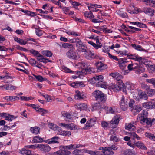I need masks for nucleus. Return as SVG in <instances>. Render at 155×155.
Listing matches in <instances>:
<instances>
[{
    "mask_svg": "<svg viewBox=\"0 0 155 155\" xmlns=\"http://www.w3.org/2000/svg\"><path fill=\"white\" fill-rule=\"evenodd\" d=\"M148 113L147 111L143 110L142 113L139 114L138 116L137 120L138 121L140 122V123L151 126L152 124L155 122V119L146 118V117L147 116Z\"/></svg>",
    "mask_w": 155,
    "mask_h": 155,
    "instance_id": "nucleus-1",
    "label": "nucleus"
},
{
    "mask_svg": "<svg viewBox=\"0 0 155 155\" xmlns=\"http://www.w3.org/2000/svg\"><path fill=\"white\" fill-rule=\"evenodd\" d=\"M125 86L122 81H119L117 82L116 84L112 83L110 84L108 87L110 89L113 90L114 91H119L120 90H123L124 91Z\"/></svg>",
    "mask_w": 155,
    "mask_h": 155,
    "instance_id": "nucleus-2",
    "label": "nucleus"
},
{
    "mask_svg": "<svg viewBox=\"0 0 155 155\" xmlns=\"http://www.w3.org/2000/svg\"><path fill=\"white\" fill-rule=\"evenodd\" d=\"M92 95L96 100L103 102H104L106 101V96L104 93L99 90H95L93 93Z\"/></svg>",
    "mask_w": 155,
    "mask_h": 155,
    "instance_id": "nucleus-3",
    "label": "nucleus"
},
{
    "mask_svg": "<svg viewBox=\"0 0 155 155\" xmlns=\"http://www.w3.org/2000/svg\"><path fill=\"white\" fill-rule=\"evenodd\" d=\"M129 100L127 98H125L124 96H122L120 102V108L123 110H126L128 107V102Z\"/></svg>",
    "mask_w": 155,
    "mask_h": 155,
    "instance_id": "nucleus-4",
    "label": "nucleus"
},
{
    "mask_svg": "<svg viewBox=\"0 0 155 155\" xmlns=\"http://www.w3.org/2000/svg\"><path fill=\"white\" fill-rule=\"evenodd\" d=\"M134 98L136 100L139 101L140 99H144L147 100V97L145 93L142 91H140L138 94H134L133 95Z\"/></svg>",
    "mask_w": 155,
    "mask_h": 155,
    "instance_id": "nucleus-5",
    "label": "nucleus"
},
{
    "mask_svg": "<svg viewBox=\"0 0 155 155\" xmlns=\"http://www.w3.org/2000/svg\"><path fill=\"white\" fill-rule=\"evenodd\" d=\"M138 67V64L137 63H133L131 62L129 63L127 66L128 70L123 71L124 74H126L130 71L134 69H136Z\"/></svg>",
    "mask_w": 155,
    "mask_h": 155,
    "instance_id": "nucleus-6",
    "label": "nucleus"
},
{
    "mask_svg": "<svg viewBox=\"0 0 155 155\" xmlns=\"http://www.w3.org/2000/svg\"><path fill=\"white\" fill-rule=\"evenodd\" d=\"M96 120L97 119L96 118H91L87 122L85 126L83 127V129L85 130H87L92 127L94 125L95 123L96 122Z\"/></svg>",
    "mask_w": 155,
    "mask_h": 155,
    "instance_id": "nucleus-7",
    "label": "nucleus"
},
{
    "mask_svg": "<svg viewBox=\"0 0 155 155\" xmlns=\"http://www.w3.org/2000/svg\"><path fill=\"white\" fill-rule=\"evenodd\" d=\"M74 106L76 108L79 110L80 111L87 110H88L87 105L84 103H78L75 104Z\"/></svg>",
    "mask_w": 155,
    "mask_h": 155,
    "instance_id": "nucleus-8",
    "label": "nucleus"
},
{
    "mask_svg": "<svg viewBox=\"0 0 155 155\" xmlns=\"http://www.w3.org/2000/svg\"><path fill=\"white\" fill-rule=\"evenodd\" d=\"M104 79L103 76L101 75L96 76L93 77L90 80L91 83L93 84H96L98 82L104 81Z\"/></svg>",
    "mask_w": 155,
    "mask_h": 155,
    "instance_id": "nucleus-9",
    "label": "nucleus"
},
{
    "mask_svg": "<svg viewBox=\"0 0 155 155\" xmlns=\"http://www.w3.org/2000/svg\"><path fill=\"white\" fill-rule=\"evenodd\" d=\"M50 147L46 144H39L38 149L45 153L48 152L51 150Z\"/></svg>",
    "mask_w": 155,
    "mask_h": 155,
    "instance_id": "nucleus-10",
    "label": "nucleus"
},
{
    "mask_svg": "<svg viewBox=\"0 0 155 155\" xmlns=\"http://www.w3.org/2000/svg\"><path fill=\"white\" fill-rule=\"evenodd\" d=\"M144 12L145 14L151 16H153L154 15V10L151 8L146 7L143 8V11L140 12Z\"/></svg>",
    "mask_w": 155,
    "mask_h": 155,
    "instance_id": "nucleus-11",
    "label": "nucleus"
},
{
    "mask_svg": "<svg viewBox=\"0 0 155 155\" xmlns=\"http://www.w3.org/2000/svg\"><path fill=\"white\" fill-rule=\"evenodd\" d=\"M127 57L129 59L135 60L138 61L140 63L143 61V58L142 57L139 56L137 54H130L127 56Z\"/></svg>",
    "mask_w": 155,
    "mask_h": 155,
    "instance_id": "nucleus-12",
    "label": "nucleus"
},
{
    "mask_svg": "<svg viewBox=\"0 0 155 155\" xmlns=\"http://www.w3.org/2000/svg\"><path fill=\"white\" fill-rule=\"evenodd\" d=\"M120 117L117 115L115 116L112 119L110 122V126L114 125V126H112V127L114 128H115L117 124L120 120Z\"/></svg>",
    "mask_w": 155,
    "mask_h": 155,
    "instance_id": "nucleus-13",
    "label": "nucleus"
},
{
    "mask_svg": "<svg viewBox=\"0 0 155 155\" xmlns=\"http://www.w3.org/2000/svg\"><path fill=\"white\" fill-rule=\"evenodd\" d=\"M94 68L91 67L90 66H88L86 67L84 69L82 70L81 72L82 74H85L90 73L91 72H94Z\"/></svg>",
    "mask_w": 155,
    "mask_h": 155,
    "instance_id": "nucleus-14",
    "label": "nucleus"
},
{
    "mask_svg": "<svg viewBox=\"0 0 155 155\" xmlns=\"http://www.w3.org/2000/svg\"><path fill=\"white\" fill-rule=\"evenodd\" d=\"M142 106L147 109L155 108V103L153 102H147L142 104Z\"/></svg>",
    "mask_w": 155,
    "mask_h": 155,
    "instance_id": "nucleus-15",
    "label": "nucleus"
},
{
    "mask_svg": "<svg viewBox=\"0 0 155 155\" xmlns=\"http://www.w3.org/2000/svg\"><path fill=\"white\" fill-rule=\"evenodd\" d=\"M59 137L55 136L47 140V143L48 144L59 143Z\"/></svg>",
    "mask_w": 155,
    "mask_h": 155,
    "instance_id": "nucleus-16",
    "label": "nucleus"
},
{
    "mask_svg": "<svg viewBox=\"0 0 155 155\" xmlns=\"http://www.w3.org/2000/svg\"><path fill=\"white\" fill-rule=\"evenodd\" d=\"M97 69L99 71L104 70L106 68V65L101 61H97L95 64Z\"/></svg>",
    "mask_w": 155,
    "mask_h": 155,
    "instance_id": "nucleus-17",
    "label": "nucleus"
},
{
    "mask_svg": "<svg viewBox=\"0 0 155 155\" xmlns=\"http://www.w3.org/2000/svg\"><path fill=\"white\" fill-rule=\"evenodd\" d=\"M67 56L70 58L76 59L78 58L76 53L72 51H69L66 53Z\"/></svg>",
    "mask_w": 155,
    "mask_h": 155,
    "instance_id": "nucleus-18",
    "label": "nucleus"
},
{
    "mask_svg": "<svg viewBox=\"0 0 155 155\" xmlns=\"http://www.w3.org/2000/svg\"><path fill=\"white\" fill-rule=\"evenodd\" d=\"M70 85L74 88L81 87L85 86L84 84L82 82H74L70 84Z\"/></svg>",
    "mask_w": 155,
    "mask_h": 155,
    "instance_id": "nucleus-19",
    "label": "nucleus"
},
{
    "mask_svg": "<svg viewBox=\"0 0 155 155\" xmlns=\"http://www.w3.org/2000/svg\"><path fill=\"white\" fill-rule=\"evenodd\" d=\"M70 154L69 152H66L61 149L55 152L51 153L50 155H69Z\"/></svg>",
    "mask_w": 155,
    "mask_h": 155,
    "instance_id": "nucleus-20",
    "label": "nucleus"
},
{
    "mask_svg": "<svg viewBox=\"0 0 155 155\" xmlns=\"http://www.w3.org/2000/svg\"><path fill=\"white\" fill-rule=\"evenodd\" d=\"M109 135L110 136V141L114 142H117L118 141V139L113 130H111Z\"/></svg>",
    "mask_w": 155,
    "mask_h": 155,
    "instance_id": "nucleus-21",
    "label": "nucleus"
},
{
    "mask_svg": "<svg viewBox=\"0 0 155 155\" xmlns=\"http://www.w3.org/2000/svg\"><path fill=\"white\" fill-rule=\"evenodd\" d=\"M61 114L62 116L64 117L65 118V120L66 121H69L71 120V115L69 112L64 111L62 112Z\"/></svg>",
    "mask_w": 155,
    "mask_h": 155,
    "instance_id": "nucleus-22",
    "label": "nucleus"
},
{
    "mask_svg": "<svg viewBox=\"0 0 155 155\" xmlns=\"http://www.w3.org/2000/svg\"><path fill=\"white\" fill-rule=\"evenodd\" d=\"M127 135L129 136L130 138H132L133 140L136 138L137 140H140L141 138L137 135L134 132H127Z\"/></svg>",
    "mask_w": 155,
    "mask_h": 155,
    "instance_id": "nucleus-23",
    "label": "nucleus"
},
{
    "mask_svg": "<svg viewBox=\"0 0 155 155\" xmlns=\"http://www.w3.org/2000/svg\"><path fill=\"white\" fill-rule=\"evenodd\" d=\"M96 86L97 87H100L106 89L108 88V86L106 85L104 80L95 84Z\"/></svg>",
    "mask_w": 155,
    "mask_h": 155,
    "instance_id": "nucleus-24",
    "label": "nucleus"
},
{
    "mask_svg": "<svg viewBox=\"0 0 155 155\" xmlns=\"http://www.w3.org/2000/svg\"><path fill=\"white\" fill-rule=\"evenodd\" d=\"M110 75L113 78L116 79L118 81H121L120 79L122 76L119 73L117 72L112 73L110 74Z\"/></svg>",
    "mask_w": 155,
    "mask_h": 155,
    "instance_id": "nucleus-25",
    "label": "nucleus"
},
{
    "mask_svg": "<svg viewBox=\"0 0 155 155\" xmlns=\"http://www.w3.org/2000/svg\"><path fill=\"white\" fill-rule=\"evenodd\" d=\"M134 145L137 147L140 148L142 149L146 150L147 149L144 143L140 141H138V142L135 143H134Z\"/></svg>",
    "mask_w": 155,
    "mask_h": 155,
    "instance_id": "nucleus-26",
    "label": "nucleus"
},
{
    "mask_svg": "<svg viewBox=\"0 0 155 155\" xmlns=\"http://www.w3.org/2000/svg\"><path fill=\"white\" fill-rule=\"evenodd\" d=\"M65 128L67 129L74 130L77 129V127L73 123L66 124Z\"/></svg>",
    "mask_w": 155,
    "mask_h": 155,
    "instance_id": "nucleus-27",
    "label": "nucleus"
},
{
    "mask_svg": "<svg viewBox=\"0 0 155 155\" xmlns=\"http://www.w3.org/2000/svg\"><path fill=\"white\" fill-rule=\"evenodd\" d=\"M20 153L21 155H31V152L30 150L24 148L20 151Z\"/></svg>",
    "mask_w": 155,
    "mask_h": 155,
    "instance_id": "nucleus-28",
    "label": "nucleus"
},
{
    "mask_svg": "<svg viewBox=\"0 0 155 155\" xmlns=\"http://www.w3.org/2000/svg\"><path fill=\"white\" fill-rule=\"evenodd\" d=\"M3 99L8 101H14L16 100L19 99V98L17 96H6L4 97Z\"/></svg>",
    "mask_w": 155,
    "mask_h": 155,
    "instance_id": "nucleus-29",
    "label": "nucleus"
},
{
    "mask_svg": "<svg viewBox=\"0 0 155 155\" xmlns=\"http://www.w3.org/2000/svg\"><path fill=\"white\" fill-rule=\"evenodd\" d=\"M76 48L79 51L82 52L85 51L87 48L84 43Z\"/></svg>",
    "mask_w": 155,
    "mask_h": 155,
    "instance_id": "nucleus-30",
    "label": "nucleus"
},
{
    "mask_svg": "<svg viewBox=\"0 0 155 155\" xmlns=\"http://www.w3.org/2000/svg\"><path fill=\"white\" fill-rule=\"evenodd\" d=\"M76 94L74 97L76 99H83V94L81 93L78 90H77L75 91Z\"/></svg>",
    "mask_w": 155,
    "mask_h": 155,
    "instance_id": "nucleus-31",
    "label": "nucleus"
},
{
    "mask_svg": "<svg viewBox=\"0 0 155 155\" xmlns=\"http://www.w3.org/2000/svg\"><path fill=\"white\" fill-rule=\"evenodd\" d=\"M48 126L50 128L55 131H56L58 129H60L59 127L57 126L56 124L52 123H49Z\"/></svg>",
    "mask_w": 155,
    "mask_h": 155,
    "instance_id": "nucleus-32",
    "label": "nucleus"
},
{
    "mask_svg": "<svg viewBox=\"0 0 155 155\" xmlns=\"http://www.w3.org/2000/svg\"><path fill=\"white\" fill-rule=\"evenodd\" d=\"M130 23L132 25H136L140 28H145L146 27V25L139 22H130Z\"/></svg>",
    "mask_w": 155,
    "mask_h": 155,
    "instance_id": "nucleus-33",
    "label": "nucleus"
},
{
    "mask_svg": "<svg viewBox=\"0 0 155 155\" xmlns=\"http://www.w3.org/2000/svg\"><path fill=\"white\" fill-rule=\"evenodd\" d=\"M84 150L76 149L73 151V153L74 155H84Z\"/></svg>",
    "mask_w": 155,
    "mask_h": 155,
    "instance_id": "nucleus-34",
    "label": "nucleus"
},
{
    "mask_svg": "<svg viewBox=\"0 0 155 155\" xmlns=\"http://www.w3.org/2000/svg\"><path fill=\"white\" fill-rule=\"evenodd\" d=\"M74 147V145L73 144H71L68 146H63L62 149V150H64L66 152H68L70 153V154L71 153V152L68 151V150H73V147Z\"/></svg>",
    "mask_w": 155,
    "mask_h": 155,
    "instance_id": "nucleus-35",
    "label": "nucleus"
},
{
    "mask_svg": "<svg viewBox=\"0 0 155 155\" xmlns=\"http://www.w3.org/2000/svg\"><path fill=\"white\" fill-rule=\"evenodd\" d=\"M20 11L23 12L25 13L26 15H27L28 16L34 17L36 15L35 13L32 12H31L30 11L25 10L22 9H21Z\"/></svg>",
    "mask_w": 155,
    "mask_h": 155,
    "instance_id": "nucleus-36",
    "label": "nucleus"
},
{
    "mask_svg": "<svg viewBox=\"0 0 155 155\" xmlns=\"http://www.w3.org/2000/svg\"><path fill=\"white\" fill-rule=\"evenodd\" d=\"M86 153H88L91 155H102L100 153V152L98 151H93L89 150H85V152Z\"/></svg>",
    "mask_w": 155,
    "mask_h": 155,
    "instance_id": "nucleus-37",
    "label": "nucleus"
},
{
    "mask_svg": "<svg viewBox=\"0 0 155 155\" xmlns=\"http://www.w3.org/2000/svg\"><path fill=\"white\" fill-rule=\"evenodd\" d=\"M100 109V104L98 103H94L91 104V110L92 111H94Z\"/></svg>",
    "mask_w": 155,
    "mask_h": 155,
    "instance_id": "nucleus-38",
    "label": "nucleus"
},
{
    "mask_svg": "<svg viewBox=\"0 0 155 155\" xmlns=\"http://www.w3.org/2000/svg\"><path fill=\"white\" fill-rule=\"evenodd\" d=\"M116 13L120 16L123 18H127V13L121 10H118L116 11Z\"/></svg>",
    "mask_w": 155,
    "mask_h": 155,
    "instance_id": "nucleus-39",
    "label": "nucleus"
},
{
    "mask_svg": "<svg viewBox=\"0 0 155 155\" xmlns=\"http://www.w3.org/2000/svg\"><path fill=\"white\" fill-rule=\"evenodd\" d=\"M43 141V138L39 136H36L34 137L32 141L34 143L41 142Z\"/></svg>",
    "mask_w": 155,
    "mask_h": 155,
    "instance_id": "nucleus-40",
    "label": "nucleus"
},
{
    "mask_svg": "<svg viewBox=\"0 0 155 155\" xmlns=\"http://www.w3.org/2000/svg\"><path fill=\"white\" fill-rule=\"evenodd\" d=\"M145 136L149 139L155 141V136L148 132H146L145 134Z\"/></svg>",
    "mask_w": 155,
    "mask_h": 155,
    "instance_id": "nucleus-41",
    "label": "nucleus"
},
{
    "mask_svg": "<svg viewBox=\"0 0 155 155\" xmlns=\"http://www.w3.org/2000/svg\"><path fill=\"white\" fill-rule=\"evenodd\" d=\"M73 43H76V47H78L79 46H80L81 44L83 43V42H82L81 40H80L79 38H74L72 41Z\"/></svg>",
    "mask_w": 155,
    "mask_h": 155,
    "instance_id": "nucleus-42",
    "label": "nucleus"
},
{
    "mask_svg": "<svg viewBox=\"0 0 155 155\" xmlns=\"http://www.w3.org/2000/svg\"><path fill=\"white\" fill-rule=\"evenodd\" d=\"M14 39L15 41L22 45H25L27 43V41H24L23 40L17 37H15Z\"/></svg>",
    "mask_w": 155,
    "mask_h": 155,
    "instance_id": "nucleus-43",
    "label": "nucleus"
},
{
    "mask_svg": "<svg viewBox=\"0 0 155 155\" xmlns=\"http://www.w3.org/2000/svg\"><path fill=\"white\" fill-rule=\"evenodd\" d=\"M131 46L135 49L139 51H144L145 50L141 46L139 45L132 44L131 45Z\"/></svg>",
    "mask_w": 155,
    "mask_h": 155,
    "instance_id": "nucleus-44",
    "label": "nucleus"
},
{
    "mask_svg": "<svg viewBox=\"0 0 155 155\" xmlns=\"http://www.w3.org/2000/svg\"><path fill=\"white\" fill-rule=\"evenodd\" d=\"M30 130L31 132L35 134H37L39 132V128L36 127H31Z\"/></svg>",
    "mask_w": 155,
    "mask_h": 155,
    "instance_id": "nucleus-45",
    "label": "nucleus"
},
{
    "mask_svg": "<svg viewBox=\"0 0 155 155\" xmlns=\"http://www.w3.org/2000/svg\"><path fill=\"white\" fill-rule=\"evenodd\" d=\"M110 148L103 150L102 151L103 153L106 155H112L114 154L113 152L110 150Z\"/></svg>",
    "mask_w": 155,
    "mask_h": 155,
    "instance_id": "nucleus-46",
    "label": "nucleus"
},
{
    "mask_svg": "<svg viewBox=\"0 0 155 155\" xmlns=\"http://www.w3.org/2000/svg\"><path fill=\"white\" fill-rule=\"evenodd\" d=\"M125 153L129 155H137V153L134 150L130 149H127L125 151Z\"/></svg>",
    "mask_w": 155,
    "mask_h": 155,
    "instance_id": "nucleus-47",
    "label": "nucleus"
},
{
    "mask_svg": "<svg viewBox=\"0 0 155 155\" xmlns=\"http://www.w3.org/2000/svg\"><path fill=\"white\" fill-rule=\"evenodd\" d=\"M37 27V26H36L34 25L32 27V28L36 29L35 33L37 36H41L43 34V31L41 30L38 29Z\"/></svg>",
    "mask_w": 155,
    "mask_h": 155,
    "instance_id": "nucleus-48",
    "label": "nucleus"
},
{
    "mask_svg": "<svg viewBox=\"0 0 155 155\" xmlns=\"http://www.w3.org/2000/svg\"><path fill=\"white\" fill-rule=\"evenodd\" d=\"M5 90H15L17 88V87L14 86L11 84H6Z\"/></svg>",
    "mask_w": 155,
    "mask_h": 155,
    "instance_id": "nucleus-49",
    "label": "nucleus"
},
{
    "mask_svg": "<svg viewBox=\"0 0 155 155\" xmlns=\"http://www.w3.org/2000/svg\"><path fill=\"white\" fill-rule=\"evenodd\" d=\"M84 14L85 17L90 18H92L94 17L91 11L85 12H84Z\"/></svg>",
    "mask_w": 155,
    "mask_h": 155,
    "instance_id": "nucleus-50",
    "label": "nucleus"
},
{
    "mask_svg": "<svg viewBox=\"0 0 155 155\" xmlns=\"http://www.w3.org/2000/svg\"><path fill=\"white\" fill-rule=\"evenodd\" d=\"M88 43L91 45L96 49H98L99 48H101L102 46V45L97 44L91 41L88 42Z\"/></svg>",
    "mask_w": 155,
    "mask_h": 155,
    "instance_id": "nucleus-51",
    "label": "nucleus"
},
{
    "mask_svg": "<svg viewBox=\"0 0 155 155\" xmlns=\"http://www.w3.org/2000/svg\"><path fill=\"white\" fill-rule=\"evenodd\" d=\"M91 51L88 49L87 48L85 51H84V55L85 58L87 59H89V56L90 53Z\"/></svg>",
    "mask_w": 155,
    "mask_h": 155,
    "instance_id": "nucleus-52",
    "label": "nucleus"
},
{
    "mask_svg": "<svg viewBox=\"0 0 155 155\" xmlns=\"http://www.w3.org/2000/svg\"><path fill=\"white\" fill-rule=\"evenodd\" d=\"M135 128V127L132 124H129L126 126L125 129L129 131H132Z\"/></svg>",
    "mask_w": 155,
    "mask_h": 155,
    "instance_id": "nucleus-53",
    "label": "nucleus"
},
{
    "mask_svg": "<svg viewBox=\"0 0 155 155\" xmlns=\"http://www.w3.org/2000/svg\"><path fill=\"white\" fill-rule=\"evenodd\" d=\"M42 54L47 57H51L52 55V53L48 50L44 51L42 52Z\"/></svg>",
    "mask_w": 155,
    "mask_h": 155,
    "instance_id": "nucleus-54",
    "label": "nucleus"
},
{
    "mask_svg": "<svg viewBox=\"0 0 155 155\" xmlns=\"http://www.w3.org/2000/svg\"><path fill=\"white\" fill-rule=\"evenodd\" d=\"M16 118L15 116L12 115H11L8 114V115L5 116V120L10 121H12V120Z\"/></svg>",
    "mask_w": 155,
    "mask_h": 155,
    "instance_id": "nucleus-55",
    "label": "nucleus"
},
{
    "mask_svg": "<svg viewBox=\"0 0 155 155\" xmlns=\"http://www.w3.org/2000/svg\"><path fill=\"white\" fill-rule=\"evenodd\" d=\"M137 73H140L143 72L145 71V69L141 65L138 64V67L137 69Z\"/></svg>",
    "mask_w": 155,
    "mask_h": 155,
    "instance_id": "nucleus-56",
    "label": "nucleus"
},
{
    "mask_svg": "<svg viewBox=\"0 0 155 155\" xmlns=\"http://www.w3.org/2000/svg\"><path fill=\"white\" fill-rule=\"evenodd\" d=\"M77 66L83 69H84L87 65L85 62H79L77 64Z\"/></svg>",
    "mask_w": 155,
    "mask_h": 155,
    "instance_id": "nucleus-57",
    "label": "nucleus"
},
{
    "mask_svg": "<svg viewBox=\"0 0 155 155\" xmlns=\"http://www.w3.org/2000/svg\"><path fill=\"white\" fill-rule=\"evenodd\" d=\"M107 113L114 114L115 112V109L113 107H108L106 109Z\"/></svg>",
    "mask_w": 155,
    "mask_h": 155,
    "instance_id": "nucleus-58",
    "label": "nucleus"
},
{
    "mask_svg": "<svg viewBox=\"0 0 155 155\" xmlns=\"http://www.w3.org/2000/svg\"><path fill=\"white\" fill-rule=\"evenodd\" d=\"M147 91V94L150 96H153L155 93V90L151 89L149 88Z\"/></svg>",
    "mask_w": 155,
    "mask_h": 155,
    "instance_id": "nucleus-59",
    "label": "nucleus"
},
{
    "mask_svg": "<svg viewBox=\"0 0 155 155\" xmlns=\"http://www.w3.org/2000/svg\"><path fill=\"white\" fill-rule=\"evenodd\" d=\"M98 56L96 54L94 53L93 51H91L90 52L89 58H91L94 59H97L98 58Z\"/></svg>",
    "mask_w": 155,
    "mask_h": 155,
    "instance_id": "nucleus-60",
    "label": "nucleus"
},
{
    "mask_svg": "<svg viewBox=\"0 0 155 155\" xmlns=\"http://www.w3.org/2000/svg\"><path fill=\"white\" fill-rule=\"evenodd\" d=\"M37 111L39 112L41 114V115L43 116L44 114L47 113V110H44V109L38 107Z\"/></svg>",
    "mask_w": 155,
    "mask_h": 155,
    "instance_id": "nucleus-61",
    "label": "nucleus"
},
{
    "mask_svg": "<svg viewBox=\"0 0 155 155\" xmlns=\"http://www.w3.org/2000/svg\"><path fill=\"white\" fill-rule=\"evenodd\" d=\"M34 77L36 78L39 81L41 82L45 80V79L43 78L40 75H33Z\"/></svg>",
    "mask_w": 155,
    "mask_h": 155,
    "instance_id": "nucleus-62",
    "label": "nucleus"
},
{
    "mask_svg": "<svg viewBox=\"0 0 155 155\" xmlns=\"http://www.w3.org/2000/svg\"><path fill=\"white\" fill-rule=\"evenodd\" d=\"M20 98L21 100L25 101L32 100L33 99V97H28L25 96H21Z\"/></svg>",
    "mask_w": 155,
    "mask_h": 155,
    "instance_id": "nucleus-63",
    "label": "nucleus"
},
{
    "mask_svg": "<svg viewBox=\"0 0 155 155\" xmlns=\"http://www.w3.org/2000/svg\"><path fill=\"white\" fill-rule=\"evenodd\" d=\"M146 81L149 83H150L152 84L155 87V79L152 78L151 79H147L146 80Z\"/></svg>",
    "mask_w": 155,
    "mask_h": 155,
    "instance_id": "nucleus-64",
    "label": "nucleus"
}]
</instances>
